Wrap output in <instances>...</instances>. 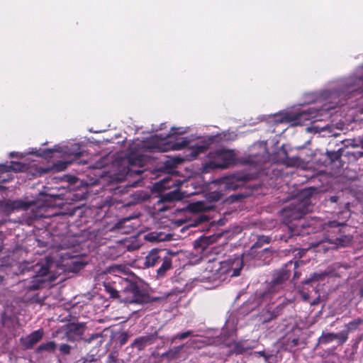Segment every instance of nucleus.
Masks as SVG:
<instances>
[{
	"instance_id": "2",
	"label": "nucleus",
	"mask_w": 363,
	"mask_h": 363,
	"mask_svg": "<svg viewBox=\"0 0 363 363\" xmlns=\"http://www.w3.org/2000/svg\"><path fill=\"white\" fill-rule=\"evenodd\" d=\"M185 130H181L178 132L179 134L185 133ZM177 133L174 128H172L169 135L164 137H160L157 135L152 137L149 141L143 145V147L148 150H156L159 152H167L170 150H179L182 148L186 147V159L192 160L195 159L197 155L203 152L208 146V143L204 140H199L197 142L190 143L186 140H183L182 142L172 143L170 138L174 134Z\"/></svg>"
},
{
	"instance_id": "34",
	"label": "nucleus",
	"mask_w": 363,
	"mask_h": 363,
	"mask_svg": "<svg viewBox=\"0 0 363 363\" xmlns=\"http://www.w3.org/2000/svg\"><path fill=\"white\" fill-rule=\"evenodd\" d=\"M257 354L262 357H264L266 361H267V359L269 357V356H267L264 354V352H259Z\"/></svg>"
},
{
	"instance_id": "22",
	"label": "nucleus",
	"mask_w": 363,
	"mask_h": 363,
	"mask_svg": "<svg viewBox=\"0 0 363 363\" xmlns=\"http://www.w3.org/2000/svg\"><path fill=\"white\" fill-rule=\"evenodd\" d=\"M30 203L21 200L15 201L12 203L11 206L14 209H27Z\"/></svg>"
},
{
	"instance_id": "41",
	"label": "nucleus",
	"mask_w": 363,
	"mask_h": 363,
	"mask_svg": "<svg viewBox=\"0 0 363 363\" xmlns=\"http://www.w3.org/2000/svg\"><path fill=\"white\" fill-rule=\"evenodd\" d=\"M69 164V162H67L66 164ZM67 165L65 166V167H66Z\"/></svg>"
},
{
	"instance_id": "11",
	"label": "nucleus",
	"mask_w": 363,
	"mask_h": 363,
	"mask_svg": "<svg viewBox=\"0 0 363 363\" xmlns=\"http://www.w3.org/2000/svg\"><path fill=\"white\" fill-rule=\"evenodd\" d=\"M163 252L162 250L152 249L145 257L144 265L146 267H154L157 263L162 259L161 253Z\"/></svg>"
},
{
	"instance_id": "7",
	"label": "nucleus",
	"mask_w": 363,
	"mask_h": 363,
	"mask_svg": "<svg viewBox=\"0 0 363 363\" xmlns=\"http://www.w3.org/2000/svg\"><path fill=\"white\" fill-rule=\"evenodd\" d=\"M84 330V323H71L65 330V337L67 340L74 342L82 337Z\"/></svg>"
},
{
	"instance_id": "4",
	"label": "nucleus",
	"mask_w": 363,
	"mask_h": 363,
	"mask_svg": "<svg viewBox=\"0 0 363 363\" xmlns=\"http://www.w3.org/2000/svg\"><path fill=\"white\" fill-rule=\"evenodd\" d=\"M313 189L302 190L293 200L290 206L283 211L285 222L300 219L312 211L311 197Z\"/></svg>"
},
{
	"instance_id": "12",
	"label": "nucleus",
	"mask_w": 363,
	"mask_h": 363,
	"mask_svg": "<svg viewBox=\"0 0 363 363\" xmlns=\"http://www.w3.org/2000/svg\"><path fill=\"white\" fill-rule=\"evenodd\" d=\"M43 335V332L38 330L28 335L23 339H21L22 343L26 348H30L40 340Z\"/></svg>"
},
{
	"instance_id": "15",
	"label": "nucleus",
	"mask_w": 363,
	"mask_h": 363,
	"mask_svg": "<svg viewBox=\"0 0 363 363\" xmlns=\"http://www.w3.org/2000/svg\"><path fill=\"white\" fill-rule=\"evenodd\" d=\"M184 196V194L181 192L178 189H176L172 191L164 194L161 197L162 201H179Z\"/></svg>"
},
{
	"instance_id": "32",
	"label": "nucleus",
	"mask_w": 363,
	"mask_h": 363,
	"mask_svg": "<svg viewBox=\"0 0 363 363\" xmlns=\"http://www.w3.org/2000/svg\"><path fill=\"white\" fill-rule=\"evenodd\" d=\"M121 336L123 337L121 340V344H124L125 342H126V340L128 338V335L126 333H123L121 334Z\"/></svg>"
},
{
	"instance_id": "39",
	"label": "nucleus",
	"mask_w": 363,
	"mask_h": 363,
	"mask_svg": "<svg viewBox=\"0 0 363 363\" xmlns=\"http://www.w3.org/2000/svg\"><path fill=\"white\" fill-rule=\"evenodd\" d=\"M322 276H323L322 274H314L313 278L317 279L318 277H319L320 278Z\"/></svg>"
},
{
	"instance_id": "26",
	"label": "nucleus",
	"mask_w": 363,
	"mask_h": 363,
	"mask_svg": "<svg viewBox=\"0 0 363 363\" xmlns=\"http://www.w3.org/2000/svg\"><path fill=\"white\" fill-rule=\"evenodd\" d=\"M182 349V346L176 347L173 350L168 351L167 353L164 354L163 355H167L169 357H174L175 355H177V354H179L180 352Z\"/></svg>"
},
{
	"instance_id": "17",
	"label": "nucleus",
	"mask_w": 363,
	"mask_h": 363,
	"mask_svg": "<svg viewBox=\"0 0 363 363\" xmlns=\"http://www.w3.org/2000/svg\"><path fill=\"white\" fill-rule=\"evenodd\" d=\"M162 264L157 270V277H163L167 270L172 267V260L168 256H165L162 259Z\"/></svg>"
},
{
	"instance_id": "37",
	"label": "nucleus",
	"mask_w": 363,
	"mask_h": 363,
	"mask_svg": "<svg viewBox=\"0 0 363 363\" xmlns=\"http://www.w3.org/2000/svg\"><path fill=\"white\" fill-rule=\"evenodd\" d=\"M48 272V270L47 268H43L42 269L41 274L42 275H45Z\"/></svg>"
},
{
	"instance_id": "3",
	"label": "nucleus",
	"mask_w": 363,
	"mask_h": 363,
	"mask_svg": "<svg viewBox=\"0 0 363 363\" xmlns=\"http://www.w3.org/2000/svg\"><path fill=\"white\" fill-rule=\"evenodd\" d=\"M243 266V262L239 257L223 262L209 260L201 274L199 280L201 281H213L222 280V277L229 274L230 277H237Z\"/></svg>"
},
{
	"instance_id": "5",
	"label": "nucleus",
	"mask_w": 363,
	"mask_h": 363,
	"mask_svg": "<svg viewBox=\"0 0 363 363\" xmlns=\"http://www.w3.org/2000/svg\"><path fill=\"white\" fill-rule=\"evenodd\" d=\"M235 161V153L232 150L220 149L210 153V161L204 166V170L225 169Z\"/></svg>"
},
{
	"instance_id": "20",
	"label": "nucleus",
	"mask_w": 363,
	"mask_h": 363,
	"mask_svg": "<svg viewBox=\"0 0 363 363\" xmlns=\"http://www.w3.org/2000/svg\"><path fill=\"white\" fill-rule=\"evenodd\" d=\"M182 184V182L173 179L172 178L164 179L161 181V186L164 189L170 188L172 186H179Z\"/></svg>"
},
{
	"instance_id": "8",
	"label": "nucleus",
	"mask_w": 363,
	"mask_h": 363,
	"mask_svg": "<svg viewBox=\"0 0 363 363\" xmlns=\"http://www.w3.org/2000/svg\"><path fill=\"white\" fill-rule=\"evenodd\" d=\"M213 183L218 184L220 190H234L241 185L242 179L236 175H230L216 179Z\"/></svg>"
},
{
	"instance_id": "24",
	"label": "nucleus",
	"mask_w": 363,
	"mask_h": 363,
	"mask_svg": "<svg viewBox=\"0 0 363 363\" xmlns=\"http://www.w3.org/2000/svg\"><path fill=\"white\" fill-rule=\"evenodd\" d=\"M336 340H337L339 344H343L348 337L347 331H342L340 333H335Z\"/></svg>"
},
{
	"instance_id": "42",
	"label": "nucleus",
	"mask_w": 363,
	"mask_h": 363,
	"mask_svg": "<svg viewBox=\"0 0 363 363\" xmlns=\"http://www.w3.org/2000/svg\"><path fill=\"white\" fill-rule=\"evenodd\" d=\"M360 155H363V152H361V153H360Z\"/></svg>"
},
{
	"instance_id": "31",
	"label": "nucleus",
	"mask_w": 363,
	"mask_h": 363,
	"mask_svg": "<svg viewBox=\"0 0 363 363\" xmlns=\"http://www.w3.org/2000/svg\"><path fill=\"white\" fill-rule=\"evenodd\" d=\"M235 350V352L238 354L242 353L244 352V350L240 347L239 344L236 345Z\"/></svg>"
},
{
	"instance_id": "27",
	"label": "nucleus",
	"mask_w": 363,
	"mask_h": 363,
	"mask_svg": "<svg viewBox=\"0 0 363 363\" xmlns=\"http://www.w3.org/2000/svg\"><path fill=\"white\" fill-rule=\"evenodd\" d=\"M221 196V193L218 191H213L208 195V199H210L211 201H218L220 199Z\"/></svg>"
},
{
	"instance_id": "18",
	"label": "nucleus",
	"mask_w": 363,
	"mask_h": 363,
	"mask_svg": "<svg viewBox=\"0 0 363 363\" xmlns=\"http://www.w3.org/2000/svg\"><path fill=\"white\" fill-rule=\"evenodd\" d=\"M336 340L335 333H323L322 335L319 337V343L320 344H327L333 341Z\"/></svg>"
},
{
	"instance_id": "21",
	"label": "nucleus",
	"mask_w": 363,
	"mask_h": 363,
	"mask_svg": "<svg viewBox=\"0 0 363 363\" xmlns=\"http://www.w3.org/2000/svg\"><path fill=\"white\" fill-rule=\"evenodd\" d=\"M55 343L52 341L48 342L46 343H43L40 345L38 348V351L42 352V351H48V352H52L55 349Z\"/></svg>"
},
{
	"instance_id": "14",
	"label": "nucleus",
	"mask_w": 363,
	"mask_h": 363,
	"mask_svg": "<svg viewBox=\"0 0 363 363\" xmlns=\"http://www.w3.org/2000/svg\"><path fill=\"white\" fill-rule=\"evenodd\" d=\"M213 206L203 201L191 203L188 205V210L191 213H199L211 210Z\"/></svg>"
},
{
	"instance_id": "13",
	"label": "nucleus",
	"mask_w": 363,
	"mask_h": 363,
	"mask_svg": "<svg viewBox=\"0 0 363 363\" xmlns=\"http://www.w3.org/2000/svg\"><path fill=\"white\" fill-rule=\"evenodd\" d=\"M261 148V152L258 155H255L253 157H250V162L252 163H262L265 162L269 160V155L267 150L266 143L262 142L258 145Z\"/></svg>"
},
{
	"instance_id": "1",
	"label": "nucleus",
	"mask_w": 363,
	"mask_h": 363,
	"mask_svg": "<svg viewBox=\"0 0 363 363\" xmlns=\"http://www.w3.org/2000/svg\"><path fill=\"white\" fill-rule=\"evenodd\" d=\"M109 275L104 283L106 291L113 298L125 303H143L148 296L137 286V277L128 266L116 264L106 269Z\"/></svg>"
},
{
	"instance_id": "25",
	"label": "nucleus",
	"mask_w": 363,
	"mask_h": 363,
	"mask_svg": "<svg viewBox=\"0 0 363 363\" xmlns=\"http://www.w3.org/2000/svg\"><path fill=\"white\" fill-rule=\"evenodd\" d=\"M362 323L361 319H357L354 321L350 322L347 325V328L348 330H355L358 325Z\"/></svg>"
},
{
	"instance_id": "19",
	"label": "nucleus",
	"mask_w": 363,
	"mask_h": 363,
	"mask_svg": "<svg viewBox=\"0 0 363 363\" xmlns=\"http://www.w3.org/2000/svg\"><path fill=\"white\" fill-rule=\"evenodd\" d=\"M271 241V238L268 236L261 235L257 238V241L252 245L251 250L254 248H259L263 246L264 244H268Z\"/></svg>"
},
{
	"instance_id": "36",
	"label": "nucleus",
	"mask_w": 363,
	"mask_h": 363,
	"mask_svg": "<svg viewBox=\"0 0 363 363\" xmlns=\"http://www.w3.org/2000/svg\"><path fill=\"white\" fill-rule=\"evenodd\" d=\"M359 142L360 143V147L363 148V137H359Z\"/></svg>"
},
{
	"instance_id": "28",
	"label": "nucleus",
	"mask_w": 363,
	"mask_h": 363,
	"mask_svg": "<svg viewBox=\"0 0 363 363\" xmlns=\"http://www.w3.org/2000/svg\"><path fill=\"white\" fill-rule=\"evenodd\" d=\"M360 143L359 142V138H354V139H352V140H348V145L347 146H350L352 147H360Z\"/></svg>"
},
{
	"instance_id": "6",
	"label": "nucleus",
	"mask_w": 363,
	"mask_h": 363,
	"mask_svg": "<svg viewBox=\"0 0 363 363\" xmlns=\"http://www.w3.org/2000/svg\"><path fill=\"white\" fill-rule=\"evenodd\" d=\"M344 85L345 87L343 90L330 92L328 96L330 102L334 106L341 104L342 99H345L349 94L353 92L358 91L363 92V79L354 81V79L350 78L347 79Z\"/></svg>"
},
{
	"instance_id": "40",
	"label": "nucleus",
	"mask_w": 363,
	"mask_h": 363,
	"mask_svg": "<svg viewBox=\"0 0 363 363\" xmlns=\"http://www.w3.org/2000/svg\"><path fill=\"white\" fill-rule=\"evenodd\" d=\"M333 107H334V106H330V107H328V108H325L324 109L325 110H328V109H330L331 108H333Z\"/></svg>"
},
{
	"instance_id": "30",
	"label": "nucleus",
	"mask_w": 363,
	"mask_h": 363,
	"mask_svg": "<svg viewBox=\"0 0 363 363\" xmlns=\"http://www.w3.org/2000/svg\"><path fill=\"white\" fill-rule=\"evenodd\" d=\"M191 333H192L191 331H186V332L182 333L180 334L177 335V336L175 337L179 338L180 340H183V339H185V338L188 337L189 336H190L191 335Z\"/></svg>"
},
{
	"instance_id": "9",
	"label": "nucleus",
	"mask_w": 363,
	"mask_h": 363,
	"mask_svg": "<svg viewBox=\"0 0 363 363\" xmlns=\"http://www.w3.org/2000/svg\"><path fill=\"white\" fill-rule=\"evenodd\" d=\"M316 118V113L314 111L308 109L303 111L301 113L296 114L294 117L287 116L280 121V123L284 121L292 122L294 125H301L305 121L314 120Z\"/></svg>"
},
{
	"instance_id": "10",
	"label": "nucleus",
	"mask_w": 363,
	"mask_h": 363,
	"mask_svg": "<svg viewBox=\"0 0 363 363\" xmlns=\"http://www.w3.org/2000/svg\"><path fill=\"white\" fill-rule=\"evenodd\" d=\"M128 161L130 166L128 167V172L130 173H135L139 174L142 173L143 170L134 169V166L142 167L145 162V159L143 155L140 154H130L128 157Z\"/></svg>"
},
{
	"instance_id": "16",
	"label": "nucleus",
	"mask_w": 363,
	"mask_h": 363,
	"mask_svg": "<svg viewBox=\"0 0 363 363\" xmlns=\"http://www.w3.org/2000/svg\"><path fill=\"white\" fill-rule=\"evenodd\" d=\"M25 166L21 163L11 162L9 165L0 164V173L14 171L21 172L24 169Z\"/></svg>"
},
{
	"instance_id": "43",
	"label": "nucleus",
	"mask_w": 363,
	"mask_h": 363,
	"mask_svg": "<svg viewBox=\"0 0 363 363\" xmlns=\"http://www.w3.org/2000/svg\"><path fill=\"white\" fill-rule=\"evenodd\" d=\"M236 363H241V362H236Z\"/></svg>"
},
{
	"instance_id": "29",
	"label": "nucleus",
	"mask_w": 363,
	"mask_h": 363,
	"mask_svg": "<svg viewBox=\"0 0 363 363\" xmlns=\"http://www.w3.org/2000/svg\"><path fill=\"white\" fill-rule=\"evenodd\" d=\"M71 347L67 344H62L60 346V351L65 354L70 352Z\"/></svg>"
},
{
	"instance_id": "23",
	"label": "nucleus",
	"mask_w": 363,
	"mask_h": 363,
	"mask_svg": "<svg viewBox=\"0 0 363 363\" xmlns=\"http://www.w3.org/2000/svg\"><path fill=\"white\" fill-rule=\"evenodd\" d=\"M150 340V337L147 336L140 337L134 341V345L139 349H142Z\"/></svg>"
},
{
	"instance_id": "35",
	"label": "nucleus",
	"mask_w": 363,
	"mask_h": 363,
	"mask_svg": "<svg viewBox=\"0 0 363 363\" xmlns=\"http://www.w3.org/2000/svg\"><path fill=\"white\" fill-rule=\"evenodd\" d=\"M301 296L303 300H305V301L308 300V296L306 294H305L304 292H301Z\"/></svg>"
},
{
	"instance_id": "33",
	"label": "nucleus",
	"mask_w": 363,
	"mask_h": 363,
	"mask_svg": "<svg viewBox=\"0 0 363 363\" xmlns=\"http://www.w3.org/2000/svg\"><path fill=\"white\" fill-rule=\"evenodd\" d=\"M116 361V359H115V355L113 353H111L108 355V362H115Z\"/></svg>"
},
{
	"instance_id": "38",
	"label": "nucleus",
	"mask_w": 363,
	"mask_h": 363,
	"mask_svg": "<svg viewBox=\"0 0 363 363\" xmlns=\"http://www.w3.org/2000/svg\"><path fill=\"white\" fill-rule=\"evenodd\" d=\"M76 157H79L81 155L80 152H74L72 153Z\"/></svg>"
}]
</instances>
